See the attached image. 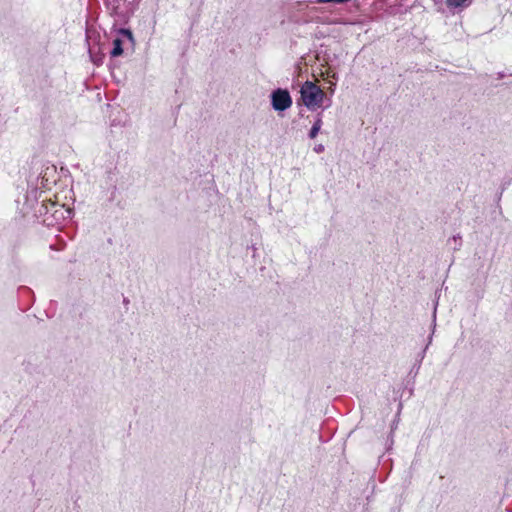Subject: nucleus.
Listing matches in <instances>:
<instances>
[{
    "mask_svg": "<svg viewBox=\"0 0 512 512\" xmlns=\"http://www.w3.org/2000/svg\"><path fill=\"white\" fill-rule=\"evenodd\" d=\"M300 94L303 104L312 111L319 108L325 98L323 90L311 81H306L302 85Z\"/></svg>",
    "mask_w": 512,
    "mask_h": 512,
    "instance_id": "obj_1",
    "label": "nucleus"
},
{
    "mask_svg": "<svg viewBox=\"0 0 512 512\" xmlns=\"http://www.w3.org/2000/svg\"><path fill=\"white\" fill-rule=\"evenodd\" d=\"M272 107L276 111H284L291 107L292 99L287 90L277 89L271 95Z\"/></svg>",
    "mask_w": 512,
    "mask_h": 512,
    "instance_id": "obj_2",
    "label": "nucleus"
},
{
    "mask_svg": "<svg viewBox=\"0 0 512 512\" xmlns=\"http://www.w3.org/2000/svg\"><path fill=\"white\" fill-rule=\"evenodd\" d=\"M123 53L122 41L119 38L113 40V49L111 51L112 57L120 56Z\"/></svg>",
    "mask_w": 512,
    "mask_h": 512,
    "instance_id": "obj_3",
    "label": "nucleus"
},
{
    "mask_svg": "<svg viewBox=\"0 0 512 512\" xmlns=\"http://www.w3.org/2000/svg\"><path fill=\"white\" fill-rule=\"evenodd\" d=\"M322 127V119L321 117H317L310 132H309V137L311 139H314L316 138L317 134L319 133L320 129Z\"/></svg>",
    "mask_w": 512,
    "mask_h": 512,
    "instance_id": "obj_4",
    "label": "nucleus"
},
{
    "mask_svg": "<svg viewBox=\"0 0 512 512\" xmlns=\"http://www.w3.org/2000/svg\"><path fill=\"white\" fill-rule=\"evenodd\" d=\"M467 0H446V4L451 8H459L462 7Z\"/></svg>",
    "mask_w": 512,
    "mask_h": 512,
    "instance_id": "obj_5",
    "label": "nucleus"
},
{
    "mask_svg": "<svg viewBox=\"0 0 512 512\" xmlns=\"http://www.w3.org/2000/svg\"><path fill=\"white\" fill-rule=\"evenodd\" d=\"M323 150H324V147H323V145H321V144H320V145L315 146V148H314V151H315V152H317V153H320V152H322Z\"/></svg>",
    "mask_w": 512,
    "mask_h": 512,
    "instance_id": "obj_6",
    "label": "nucleus"
},
{
    "mask_svg": "<svg viewBox=\"0 0 512 512\" xmlns=\"http://www.w3.org/2000/svg\"><path fill=\"white\" fill-rule=\"evenodd\" d=\"M123 33H124V34H126V35H128L129 37H131V33H130L129 31H127V30H123Z\"/></svg>",
    "mask_w": 512,
    "mask_h": 512,
    "instance_id": "obj_7",
    "label": "nucleus"
}]
</instances>
